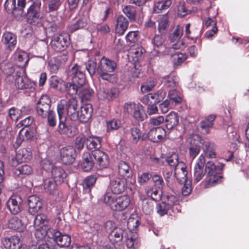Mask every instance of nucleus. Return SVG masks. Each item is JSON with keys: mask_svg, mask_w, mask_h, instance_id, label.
<instances>
[{"mask_svg": "<svg viewBox=\"0 0 249 249\" xmlns=\"http://www.w3.org/2000/svg\"><path fill=\"white\" fill-rule=\"evenodd\" d=\"M222 167L216 165L213 161L206 162L203 154H201L196 160L193 169L194 181L198 182L206 175L205 187L208 188L218 182L221 178Z\"/></svg>", "mask_w": 249, "mask_h": 249, "instance_id": "1", "label": "nucleus"}, {"mask_svg": "<svg viewBox=\"0 0 249 249\" xmlns=\"http://www.w3.org/2000/svg\"><path fill=\"white\" fill-rule=\"evenodd\" d=\"M68 75L71 79L72 82L66 84V89L69 94L75 95L85 82L84 68L77 64H75L69 70Z\"/></svg>", "mask_w": 249, "mask_h": 249, "instance_id": "2", "label": "nucleus"}, {"mask_svg": "<svg viewBox=\"0 0 249 249\" xmlns=\"http://www.w3.org/2000/svg\"><path fill=\"white\" fill-rule=\"evenodd\" d=\"M104 201L114 211H123L130 204V199L127 195L116 196L110 192H107L104 195Z\"/></svg>", "mask_w": 249, "mask_h": 249, "instance_id": "3", "label": "nucleus"}, {"mask_svg": "<svg viewBox=\"0 0 249 249\" xmlns=\"http://www.w3.org/2000/svg\"><path fill=\"white\" fill-rule=\"evenodd\" d=\"M116 68V64L114 61L103 57L100 60L97 71L103 79L114 83L116 82V77L110 73L113 72Z\"/></svg>", "mask_w": 249, "mask_h": 249, "instance_id": "4", "label": "nucleus"}, {"mask_svg": "<svg viewBox=\"0 0 249 249\" xmlns=\"http://www.w3.org/2000/svg\"><path fill=\"white\" fill-rule=\"evenodd\" d=\"M57 112L59 123L57 131L61 135H65L69 137H72L77 133V129L73 125H69L66 123V117L64 115V106L58 105Z\"/></svg>", "mask_w": 249, "mask_h": 249, "instance_id": "5", "label": "nucleus"}, {"mask_svg": "<svg viewBox=\"0 0 249 249\" xmlns=\"http://www.w3.org/2000/svg\"><path fill=\"white\" fill-rule=\"evenodd\" d=\"M24 70L17 71L13 75L12 80L9 82L11 83L14 82L16 88L19 89H33L34 84L27 78L24 74Z\"/></svg>", "mask_w": 249, "mask_h": 249, "instance_id": "6", "label": "nucleus"}, {"mask_svg": "<svg viewBox=\"0 0 249 249\" xmlns=\"http://www.w3.org/2000/svg\"><path fill=\"white\" fill-rule=\"evenodd\" d=\"M70 39V36L68 34H61L52 39L51 45L54 51L57 52H62L66 50L69 44Z\"/></svg>", "mask_w": 249, "mask_h": 249, "instance_id": "7", "label": "nucleus"}, {"mask_svg": "<svg viewBox=\"0 0 249 249\" xmlns=\"http://www.w3.org/2000/svg\"><path fill=\"white\" fill-rule=\"evenodd\" d=\"M195 141L198 142L201 145L205 155L209 158H214L216 157L215 146L207 139L202 138L199 135H195L193 136Z\"/></svg>", "mask_w": 249, "mask_h": 249, "instance_id": "8", "label": "nucleus"}, {"mask_svg": "<svg viewBox=\"0 0 249 249\" xmlns=\"http://www.w3.org/2000/svg\"><path fill=\"white\" fill-rule=\"evenodd\" d=\"M43 168L45 170L52 169V174L53 179L57 183L63 182L66 178L67 175L65 171L60 167H53L49 161H45L43 163Z\"/></svg>", "mask_w": 249, "mask_h": 249, "instance_id": "9", "label": "nucleus"}, {"mask_svg": "<svg viewBox=\"0 0 249 249\" xmlns=\"http://www.w3.org/2000/svg\"><path fill=\"white\" fill-rule=\"evenodd\" d=\"M51 101L47 95L42 96L37 103L36 110L37 114L45 118L47 114L51 111Z\"/></svg>", "mask_w": 249, "mask_h": 249, "instance_id": "10", "label": "nucleus"}, {"mask_svg": "<svg viewBox=\"0 0 249 249\" xmlns=\"http://www.w3.org/2000/svg\"><path fill=\"white\" fill-rule=\"evenodd\" d=\"M126 178H120L119 177L113 178L110 179L109 189L112 194H119L123 192L126 188Z\"/></svg>", "mask_w": 249, "mask_h": 249, "instance_id": "11", "label": "nucleus"}, {"mask_svg": "<svg viewBox=\"0 0 249 249\" xmlns=\"http://www.w3.org/2000/svg\"><path fill=\"white\" fill-rule=\"evenodd\" d=\"M28 21L34 25L40 22L43 18L42 14L40 12V7L36 3H33L29 8L27 12Z\"/></svg>", "mask_w": 249, "mask_h": 249, "instance_id": "12", "label": "nucleus"}, {"mask_svg": "<svg viewBox=\"0 0 249 249\" xmlns=\"http://www.w3.org/2000/svg\"><path fill=\"white\" fill-rule=\"evenodd\" d=\"M50 232L51 233L52 238L58 246L61 248H66L70 245L71 238L68 234H62L56 229L52 230Z\"/></svg>", "mask_w": 249, "mask_h": 249, "instance_id": "13", "label": "nucleus"}, {"mask_svg": "<svg viewBox=\"0 0 249 249\" xmlns=\"http://www.w3.org/2000/svg\"><path fill=\"white\" fill-rule=\"evenodd\" d=\"M26 4V0H6L4 4V8L8 12H12L16 14V11H18L19 14H22L23 8Z\"/></svg>", "mask_w": 249, "mask_h": 249, "instance_id": "14", "label": "nucleus"}, {"mask_svg": "<svg viewBox=\"0 0 249 249\" xmlns=\"http://www.w3.org/2000/svg\"><path fill=\"white\" fill-rule=\"evenodd\" d=\"M60 155L64 163L71 164L75 160L76 156V150L73 147L67 146L61 149Z\"/></svg>", "mask_w": 249, "mask_h": 249, "instance_id": "15", "label": "nucleus"}, {"mask_svg": "<svg viewBox=\"0 0 249 249\" xmlns=\"http://www.w3.org/2000/svg\"><path fill=\"white\" fill-rule=\"evenodd\" d=\"M92 110L89 105L82 106L80 111H77L72 120H78L81 122L86 123L91 117Z\"/></svg>", "mask_w": 249, "mask_h": 249, "instance_id": "16", "label": "nucleus"}, {"mask_svg": "<svg viewBox=\"0 0 249 249\" xmlns=\"http://www.w3.org/2000/svg\"><path fill=\"white\" fill-rule=\"evenodd\" d=\"M29 212L34 215L41 210L42 203L41 199L36 195H32L28 199Z\"/></svg>", "mask_w": 249, "mask_h": 249, "instance_id": "17", "label": "nucleus"}, {"mask_svg": "<svg viewBox=\"0 0 249 249\" xmlns=\"http://www.w3.org/2000/svg\"><path fill=\"white\" fill-rule=\"evenodd\" d=\"M22 203V199L20 196H12L7 202V206L10 212L16 214L20 211V206Z\"/></svg>", "mask_w": 249, "mask_h": 249, "instance_id": "18", "label": "nucleus"}, {"mask_svg": "<svg viewBox=\"0 0 249 249\" xmlns=\"http://www.w3.org/2000/svg\"><path fill=\"white\" fill-rule=\"evenodd\" d=\"M165 136V130L160 127L151 129L148 133L149 139L154 142H159L162 141Z\"/></svg>", "mask_w": 249, "mask_h": 249, "instance_id": "19", "label": "nucleus"}, {"mask_svg": "<svg viewBox=\"0 0 249 249\" xmlns=\"http://www.w3.org/2000/svg\"><path fill=\"white\" fill-rule=\"evenodd\" d=\"M12 58L16 65L21 68L25 67L29 60L27 53L20 50H17L13 55Z\"/></svg>", "mask_w": 249, "mask_h": 249, "instance_id": "20", "label": "nucleus"}, {"mask_svg": "<svg viewBox=\"0 0 249 249\" xmlns=\"http://www.w3.org/2000/svg\"><path fill=\"white\" fill-rule=\"evenodd\" d=\"M92 153L93 157L100 168H106L108 165L109 158L107 153L101 150L95 151Z\"/></svg>", "mask_w": 249, "mask_h": 249, "instance_id": "21", "label": "nucleus"}, {"mask_svg": "<svg viewBox=\"0 0 249 249\" xmlns=\"http://www.w3.org/2000/svg\"><path fill=\"white\" fill-rule=\"evenodd\" d=\"M1 42L7 49L13 50L17 44V36L11 32H6L2 36Z\"/></svg>", "mask_w": 249, "mask_h": 249, "instance_id": "22", "label": "nucleus"}, {"mask_svg": "<svg viewBox=\"0 0 249 249\" xmlns=\"http://www.w3.org/2000/svg\"><path fill=\"white\" fill-rule=\"evenodd\" d=\"M175 176L179 183L185 182L187 180V175L188 171L186 170V166L183 162L178 163L175 168Z\"/></svg>", "mask_w": 249, "mask_h": 249, "instance_id": "23", "label": "nucleus"}, {"mask_svg": "<svg viewBox=\"0 0 249 249\" xmlns=\"http://www.w3.org/2000/svg\"><path fill=\"white\" fill-rule=\"evenodd\" d=\"M60 105L64 106V112L67 111L68 115L71 116V119H73L74 115L77 112L78 107V102L74 98H71L66 102L65 105L61 103Z\"/></svg>", "mask_w": 249, "mask_h": 249, "instance_id": "24", "label": "nucleus"}, {"mask_svg": "<svg viewBox=\"0 0 249 249\" xmlns=\"http://www.w3.org/2000/svg\"><path fill=\"white\" fill-rule=\"evenodd\" d=\"M33 156V152L31 148L19 149L17 153L15 160L17 163L27 162L30 160Z\"/></svg>", "mask_w": 249, "mask_h": 249, "instance_id": "25", "label": "nucleus"}, {"mask_svg": "<svg viewBox=\"0 0 249 249\" xmlns=\"http://www.w3.org/2000/svg\"><path fill=\"white\" fill-rule=\"evenodd\" d=\"M86 145L87 149L92 153L101 147V139L98 137L89 136L86 138Z\"/></svg>", "mask_w": 249, "mask_h": 249, "instance_id": "26", "label": "nucleus"}, {"mask_svg": "<svg viewBox=\"0 0 249 249\" xmlns=\"http://www.w3.org/2000/svg\"><path fill=\"white\" fill-rule=\"evenodd\" d=\"M119 91L117 89H100L98 92V98L102 100H112L117 97Z\"/></svg>", "mask_w": 249, "mask_h": 249, "instance_id": "27", "label": "nucleus"}, {"mask_svg": "<svg viewBox=\"0 0 249 249\" xmlns=\"http://www.w3.org/2000/svg\"><path fill=\"white\" fill-rule=\"evenodd\" d=\"M8 228L18 232H22L26 229V225L17 216L10 218L7 224Z\"/></svg>", "mask_w": 249, "mask_h": 249, "instance_id": "28", "label": "nucleus"}, {"mask_svg": "<svg viewBox=\"0 0 249 249\" xmlns=\"http://www.w3.org/2000/svg\"><path fill=\"white\" fill-rule=\"evenodd\" d=\"M94 162L93 160L92 154L85 152L83 154L82 160L80 163V166L83 171L88 172L90 171L94 166Z\"/></svg>", "mask_w": 249, "mask_h": 249, "instance_id": "29", "label": "nucleus"}, {"mask_svg": "<svg viewBox=\"0 0 249 249\" xmlns=\"http://www.w3.org/2000/svg\"><path fill=\"white\" fill-rule=\"evenodd\" d=\"M124 231L118 227L109 235V239L110 242L114 245H120L123 240Z\"/></svg>", "mask_w": 249, "mask_h": 249, "instance_id": "30", "label": "nucleus"}, {"mask_svg": "<svg viewBox=\"0 0 249 249\" xmlns=\"http://www.w3.org/2000/svg\"><path fill=\"white\" fill-rule=\"evenodd\" d=\"M129 22L127 19L123 16H120L117 19L115 31L119 35H122L127 30Z\"/></svg>", "mask_w": 249, "mask_h": 249, "instance_id": "31", "label": "nucleus"}, {"mask_svg": "<svg viewBox=\"0 0 249 249\" xmlns=\"http://www.w3.org/2000/svg\"><path fill=\"white\" fill-rule=\"evenodd\" d=\"M20 238L18 236H12L5 238L3 241V245L7 249H16L19 246Z\"/></svg>", "mask_w": 249, "mask_h": 249, "instance_id": "32", "label": "nucleus"}, {"mask_svg": "<svg viewBox=\"0 0 249 249\" xmlns=\"http://www.w3.org/2000/svg\"><path fill=\"white\" fill-rule=\"evenodd\" d=\"M215 118V115L213 114L210 115L200 122V127L203 133L208 134L210 133V129L212 128L213 126V122Z\"/></svg>", "mask_w": 249, "mask_h": 249, "instance_id": "33", "label": "nucleus"}, {"mask_svg": "<svg viewBox=\"0 0 249 249\" xmlns=\"http://www.w3.org/2000/svg\"><path fill=\"white\" fill-rule=\"evenodd\" d=\"M118 173L123 178L129 179L132 177V171L128 165L124 161H121L118 164Z\"/></svg>", "mask_w": 249, "mask_h": 249, "instance_id": "34", "label": "nucleus"}, {"mask_svg": "<svg viewBox=\"0 0 249 249\" xmlns=\"http://www.w3.org/2000/svg\"><path fill=\"white\" fill-rule=\"evenodd\" d=\"M49 219L47 216L44 213L37 214L34 220L35 228H48Z\"/></svg>", "mask_w": 249, "mask_h": 249, "instance_id": "35", "label": "nucleus"}, {"mask_svg": "<svg viewBox=\"0 0 249 249\" xmlns=\"http://www.w3.org/2000/svg\"><path fill=\"white\" fill-rule=\"evenodd\" d=\"M162 202H165L166 204L173 212H175L176 210L178 212L179 211L178 209V199L174 195H166L165 197L163 198Z\"/></svg>", "mask_w": 249, "mask_h": 249, "instance_id": "36", "label": "nucleus"}, {"mask_svg": "<svg viewBox=\"0 0 249 249\" xmlns=\"http://www.w3.org/2000/svg\"><path fill=\"white\" fill-rule=\"evenodd\" d=\"M216 20L215 17L208 18L205 22V25L207 27H212L211 30L208 31L206 33V36L207 38L212 37L217 31L216 27Z\"/></svg>", "mask_w": 249, "mask_h": 249, "instance_id": "37", "label": "nucleus"}, {"mask_svg": "<svg viewBox=\"0 0 249 249\" xmlns=\"http://www.w3.org/2000/svg\"><path fill=\"white\" fill-rule=\"evenodd\" d=\"M166 127L168 129H171L176 126L178 123L177 114L175 112H171L168 114L165 120Z\"/></svg>", "mask_w": 249, "mask_h": 249, "instance_id": "38", "label": "nucleus"}, {"mask_svg": "<svg viewBox=\"0 0 249 249\" xmlns=\"http://www.w3.org/2000/svg\"><path fill=\"white\" fill-rule=\"evenodd\" d=\"M33 172V169L32 166L27 164H24L15 169L14 174L17 176L23 178L25 176L31 175Z\"/></svg>", "mask_w": 249, "mask_h": 249, "instance_id": "39", "label": "nucleus"}, {"mask_svg": "<svg viewBox=\"0 0 249 249\" xmlns=\"http://www.w3.org/2000/svg\"><path fill=\"white\" fill-rule=\"evenodd\" d=\"M0 68L3 73L7 75L6 80L7 81H11L13 75H14V70L10 63L2 62L0 64Z\"/></svg>", "mask_w": 249, "mask_h": 249, "instance_id": "40", "label": "nucleus"}, {"mask_svg": "<svg viewBox=\"0 0 249 249\" xmlns=\"http://www.w3.org/2000/svg\"><path fill=\"white\" fill-rule=\"evenodd\" d=\"M140 224L139 218L137 214L132 213L128 219L127 226L131 232H135Z\"/></svg>", "mask_w": 249, "mask_h": 249, "instance_id": "41", "label": "nucleus"}, {"mask_svg": "<svg viewBox=\"0 0 249 249\" xmlns=\"http://www.w3.org/2000/svg\"><path fill=\"white\" fill-rule=\"evenodd\" d=\"M140 244V238L136 233L129 235L126 240V246L129 249H137Z\"/></svg>", "mask_w": 249, "mask_h": 249, "instance_id": "42", "label": "nucleus"}, {"mask_svg": "<svg viewBox=\"0 0 249 249\" xmlns=\"http://www.w3.org/2000/svg\"><path fill=\"white\" fill-rule=\"evenodd\" d=\"M172 0H160L155 3L154 10L156 13H160L161 11L167 9L172 4Z\"/></svg>", "mask_w": 249, "mask_h": 249, "instance_id": "43", "label": "nucleus"}, {"mask_svg": "<svg viewBox=\"0 0 249 249\" xmlns=\"http://www.w3.org/2000/svg\"><path fill=\"white\" fill-rule=\"evenodd\" d=\"M178 78L173 76H167L162 78V83L166 88L174 89L178 85Z\"/></svg>", "mask_w": 249, "mask_h": 249, "instance_id": "44", "label": "nucleus"}, {"mask_svg": "<svg viewBox=\"0 0 249 249\" xmlns=\"http://www.w3.org/2000/svg\"><path fill=\"white\" fill-rule=\"evenodd\" d=\"M57 183L53 178H48L44 180L43 186L44 189L50 194H52L55 189L56 184Z\"/></svg>", "mask_w": 249, "mask_h": 249, "instance_id": "45", "label": "nucleus"}, {"mask_svg": "<svg viewBox=\"0 0 249 249\" xmlns=\"http://www.w3.org/2000/svg\"><path fill=\"white\" fill-rule=\"evenodd\" d=\"M64 0H49L48 2L49 12H54L58 10L62 5Z\"/></svg>", "mask_w": 249, "mask_h": 249, "instance_id": "46", "label": "nucleus"}, {"mask_svg": "<svg viewBox=\"0 0 249 249\" xmlns=\"http://www.w3.org/2000/svg\"><path fill=\"white\" fill-rule=\"evenodd\" d=\"M134 118L138 121H142L146 117L144 112L143 107L140 104H138L136 108L133 113Z\"/></svg>", "mask_w": 249, "mask_h": 249, "instance_id": "47", "label": "nucleus"}, {"mask_svg": "<svg viewBox=\"0 0 249 249\" xmlns=\"http://www.w3.org/2000/svg\"><path fill=\"white\" fill-rule=\"evenodd\" d=\"M146 193L147 196L150 197L154 200L158 201L161 199V191L156 188L147 189L146 191Z\"/></svg>", "mask_w": 249, "mask_h": 249, "instance_id": "48", "label": "nucleus"}, {"mask_svg": "<svg viewBox=\"0 0 249 249\" xmlns=\"http://www.w3.org/2000/svg\"><path fill=\"white\" fill-rule=\"evenodd\" d=\"M43 24L46 29L50 30L52 32H56L57 30L58 25L55 20L52 19L51 18H47Z\"/></svg>", "mask_w": 249, "mask_h": 249, "instance_id": "49", "label": "nucleus"}, {"mask_svg": "<svg viewBox=\"0 0 249 249\" xmlns=\"http://www.w3.org/2000/svg\"><path fill=\"white\" fill-rule=\"evenodd\" d=\"M168 98L171 103L175 104L180 103L182 100L180 95L175 89L169 91Z\"/></svg>", "mask_w": 249, "mask_h": 249, "instance_id": "50", "label": "nucleus"}, {"mask_svg": "<svg viewBox=\"0 0 249 249\" xmlns=\"http://www.w3.org/2000/svg\"><path fill=\"white\" fill-rule=\"evenodd\" d=\"M154 203L150 200L144 199L142 202V210L146 214H150L153 212Z\"/></svg>", "mask_w": 249, "mask_h": 249, "instance_id": "51", "label": "nucleus"}, {"mask_svg": "<svg viewBox=\"0 0 249 249\" xmlns=\"http://www.w3.org/2000/svg\"><path fill=\"white\" fill-rule=\"evenodd\" d=\"M121 126V122L118 119H112L107 122V131L116 130Z\"/></svg>", "mask_w": 249, "mask_h": 249, "instance_id": "52", "label": "nucleus"}, {"mask_svg": "<svg viewBox=\"0 0 249 249\" xmlns=\"http://www.w3.org/2000/svg\"><path fill=\"white\" fill-rule=\"evenodd\" d=\"M152 104H157L162 100L165 96V92L159 90L157 93L149 94Z\"/></svg>", "mask_w": 249, "mask_h": 249, "instance_id": "53", "label": "nucleus"}, {"mask_svg": "<svg viewBox=\"0 0 249 249\" xmlns=\"http://www.w3.org/2000/svg\"><path fill=\"white\" fill-rule=\"evenodd\" d=\"M96 180V178L94 176H90L88 177L84 181V189L85 191L89 192L90 188L93 187Z\"/></svg>", "mask_w": 249, "mask_h": 249, "instance_id": "54", "label": "nucleus"}, {"mask_svg": "<svg viewBox=\"0 0 249 249\" xmlns=\"http://www.w3.org/2000/svg\"><path fill=\"white\" fill-rule=\"evenodd\" d=\"M170 55L172 57L174 64L176 65H180L186 59V54L182 53H176L174 54L171 53Z\"/></svg>", "mask_w": 249, "mask_h": 249, "instance_id": "55", "label": "nucleus"}, {"mask_svg": "<svg viewBox=\"0 0 249 249\" xmlns=\"http://www.w3.org/2000/svg\"><path fill=\"white\" fill-rule=\"evenodd\" d=\"M183 28L178 25L173 33L169 37L170 41L173 42L179 41L183 35Z\"/></svg>", "mask_w": 249, "mask_h": 249, "instance_id": "56", "label": "nucleus"}, {"mask_svg": "<svg viewBox=\"0 0 249 249\" xmlns=\"http://www.w3.org/2000/svg\"><path fill=\"white\" fill-rule=\"evenodd\" d=\"M171 210L165 202H161L157 204L156 206V212L161 216L167 214L168 212Z\"/></svg>", "mask_w": 249, "mask_h": 249, "instance_id": "57", "label": "nucleus"}, {"mask_svg": "<svg viewBox=\"0 0 249 249\" xmlns=\"http://www.w3.org/2000/svg\"><path fill=\"white\" fill-rule=\"evenodd\" d=\"M25 108L23 107L21 110H19L15 107H12L9 110V116L12 120L17 121L20 116V113L23 112Z\"/></svg>", "mask_w": 249, "mask_h": 249, "instance_id": "58", "label": "nucleus"}, {"mask_svg": "<svg viewBox=\"0 0 249 249\" xmlns=\"http://www.w3.org/2000/svg\"><path fill=\"white\" fill-rule=\"evenodd\" d=\"M155 85V80L151 78L141 86V89L142 92L145 93L151 91Z\"/></svg>", "mask_w": 249, "mask_h": 249, "instance_id": "59", "label": "nucleus"}, {"mask_svg": "<svg viewBox=\"0 0 249 249\" xmlns=\"http://www.w3.org/2000/svg\"><path fill=\"white\" fill-rule=\"evenodd\" d=\"M117 228L118 227L115 223L112 221H107L105 223L103 229L109 235Z\"/></svg>", "mask_w": 249, "mask_h": 249, "instance_id": "60", "label": "nucleus"}, {"mask_svg": "<svg viewBox=\"0 0 249 249\" xmlns=\"http://www.w3.org/2000/svg\"><path fill=\"white\" fill-rule=\"evenodd\" d=\"M86 69L91 76H92L95 73L97 64L96 62L92 60H89L85 64Z\"/></svg>", "mask_w": 249, "mask_h": 249, "instance_id": "61", "label": "nucleus"}, {"mask_svg": "<svg viewBox=\"0 0 249 249\" xmlns=\"http://www.w3.org/2000/svg\"><path fill=\"white\" fill-rule=\"evenodd\" d=\"M124 13L130 19H135V10L133 7L125 6L123 9Z\"/></svg>", "mask_w": 249, "mask_h": 249, "instance_id": "62", "label": "nucleus"}, {"mask_svg": "<svg viewBox=\"0 0 249 249\" xmlns=\"http://www.w3.org/2000/svg\"><path fill=\"white\" fill-rule=\"evenodd\" d=\"M47 230L48 228H35V235L36 238L38 240L44 239L48 233Z\"/></svg>", "mask_w": 249, "mask_h": 249, "instance_id": "63", "label": "nucleus"}, {"mask_svg": "<svg viewBox=\"0 0 249 249\" xmlns=\"http://www.w3.org/2000/svg\"><path fill=\"white\" fill-rule=\"evenodd\" d=\"M168 26V20L166 16L162 17L159 22L158 30L161 34L166 33V29Z\"/></svg>", "mask_w": 249, "mask_h": 249, "instance_id": "64", "label": "nucleus"}]
</instances>
